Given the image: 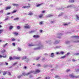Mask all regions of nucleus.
Here are the masks:
<instances>
[{
	"label": "nucleus",
	"instance_id": "nucleus-1",
	"mask_svg": "<svg viewBox=\"0 0 79 79\" xmlns=\"http://www.w3.org/2000/svg\"><path fill=\"white\" fill-rule=\"evenodd\" d=\"M36 45L38 46V47L36 48H34V50H38V49H41L43 47H44V46L41 43H40L39 44H37L36 43Z\"/></svg>",
	"mask_w": 79,
	"mask_h": 79
},
{
	"label": "nucleus",
	"instance_id": "nucleus-2",
	"mask_svg": "<svg viewBox=\"0 0 79 79\" xmlns=\"http://www.w3.org/2000/svg\"><path fill=\"white\" fill-rule=\"evenodd\" d=\"M33 72H34L33 71H31L29 72L28 73H22V76H27V75H29V74H31Z\"/></svg>",
	"mask_w": 79,
	"mask_h": 79
},
{
	"label": "nucleus",
	"instance_id": "nucleus-3",
	"mask_svg": "<svg viewBox=\"0 0 79 79\" xmlns=\"http://www.w3.org/2000/svg\"><path fill=\"white\" fill-rule=\"evenodd\" d=\"M33 71V72L32 73H34V74H36V73H40V70H39L38 69H37L35 71Z\"/></svg>",
	"mask_w": 79,
	"mask_h": 79
},
{
	"label": "nucleus",
	"instance_id": "nucleus-4",
	"mask_svg": "<svg viewBox=\"0 0 79 79\" xmlns=\"http://www.w3.org/2000/svg\"><path fill=\"white\" fill-rule=\"evenodd\" d=\"M70 77H72V78H77V77H75L74 76V75L73 74H70L69 75Z\"/></svg>",
	"mask_w": 79,
	"mask_h": 79
},
{
	"label": "nucleus",
	"instance_id": "nucleus-5",
	"mask_svg": "<svg viewBox=\"0 0 79 79\" xmlns=\"http://www.w3.org/2000/svg\"><path fill=\"white\" fill-rule=\"evenodd\" d=\"M62 35H63V34L61 33H58L57 35V38H59V39L61 37V36Z\"/></svg>",
	"mask_w": 79,
	"mask_h": 79
},
{
	"label": "nucleus",
	"instance_id": "nucleus-6",
	"mask_svg": "<svg viewBox=\"0 0 79 79\" xmlns=\"http://www.w3.org/2000/svg\"><path fill=\"white\" fill-rule=\"evenodd\" d=\"M28 6H23L22 7V8H30V7H31V5H30V4H28Z\"/></svg>",
	"mask_w": 79,
	"mask_h": 79
},
{
	"label": "nucleus",
	"instance_id": "nucleus-7",
	"mask_svg": "<svg viewBox=\"0 0 79 79\" xmlns=\"http://www.w3.org/2000/svg\"><path fill=\"white\" fill-rule=\"evenodd\" d=\"M46 43H49V44H50L53 43V42H52L51 40H49V41L46 40Z\"/></svg>",
	"mask_w": 79,
	"mask_h": 79
},
{
	"label": "nucleus",
	"instance_id": "nucleus-8",
	"mask_svg": "<svg viewBox=\"0 0 79 79\" xmlns=\"http://www.w3.org/2000/svg\"><path fill=\"white\" fill-rule=\"evenodd\" d=\"M60 42V41H59L58 40H56L55 42L53 43V44H59Z\"/></svg>",
	"mask_w": 79,
	"mask_h": 79
},
{
	"label": "nucleus",
	"instance_id": "nucleus-9",
	"mask_svg": "<svg viewBox=\"0 0 79 79\" xmlns=\"http://www.w3.org/2000/svg\"><path fill=\"white\" fill-rule=\"evenodd\" d=\"M40 37V36L37 35H34L33 36L34 38H36V39L39 38Z\"/></svg>",
	"mask_w": 79,
	"mask_h": 79
},
{
	"label": "nucleus",
	"instance_id": "nucleus-10",
	"mask_svg": "<svg viewBox=\"0 0 79 79\" xmlns=\"http://www.w3.org/2000/svg\"><path fill=\"white\" fill-rule=\"evenodd\" d=\"M24 27L25 29H30V27H29V26L27 25L26 26H24Z\"/></svg>",
	"mask_w": 79,
	"mask_h": 79
},
{
	"label": "nucleus",
	"instance_id": "nucleus-11",
	"mask_svg": "<svg viewBox=\"0 0 79 79\" xmlns=\"http://www.w3.org/2000/svg\"><path fill=\"white\" fill-rule=\"evenodd\" d=\"M3 57V58H6V55H5L4 56V55H3L2 56L0 55V58H2Z\"/></svg>",
	"mask_w": 79,
	"mask_h": 79
},
{
	"label": "nucleus",
	"instance_id": "nucleus-12",
	"mask_svg": "<svg viewBox=\"0 0 79 79\" xmlns=\"http://www.w3.org/2000/svg\"><path fill=\"white\" fill-rule=\"evenodd\" d=\"M11 8V6H7L6 7L5 10H10Z\"/></svg>",
	"mask_w": 79,
	"mask_h": 79
},
{
	"label": "nucleus",
	"instance_id": "nucleus-13",
	"mask_svg": "<svg viewBox=\"0 0 79 79\" xmlns=\"http://www.w3.org/2000/svg\"><path fill=\"white\" fill-rule=\"evenodd\" d=\"M14 59H16L17 60H19V58H20V57L14 56Z\"/></svg>",
	"mask_w": 79,
	"mask_h": 79
},
{
	"label": "nucleus",
	"instance_id": "nucleus-14",
	"mask_svg": "<svg viewBox=\"0 0 79 79\" xmlns=\"http://www.w3.org/2000/svg\"><path fill=\"white\" fill-rule=\"evenodd\" d=\"M43 16H44L43 14H41L39 16V17L40 18H42L43 17Z\"/></svg>",
	"mask_w": 79,
	"mask_h": 79
},
{
	"label": "nucleus",
	"instance_id": "nucleus-15",
	"mask_svg": "<svg viewBox=\"0 0 79 79\" xmlns=\"http://www.w3.org/2000/svg\"><path fill=\"white\" fill-rule=\"evenodd\" d=\"M73 42L74 43H79V40H76L75 41H73Z\"/></svg>",
	"mask_w": 79,
	"mask_h": 79
},
{
	"label": "nucleus",
	"instance_id": "nucleus-16",
	"mask_svg": "<svg viewBox=\"0 0 79 79\" xmlns=\"http://www.w3.org/2000/svg\"><path fill=\"white\" fill-rule=\"evenodd\" d=\"M27 57L26 56H23L22 57V60H26L27 58Z\"/></svg>",
	"mask_w": 79,
	"mask_h": 79
},
{
	"label": "nucleus",
	"instance_id": "nucleus-17",
	"mask_svg": "<svg viewBox=\"0 0 79 79\" xmlns=\"http://www.w3.org/2000/svg\"><path fill=\"white\" fill-rule=\"evenodd\" d=\"M13 34H14V35H18V33L16 32H13Z\"/></svg>",
	"mask_w": 79,
	"mask_h": 79
},
{
	"label": "nucleus",
	"instance_id": "nucleus-18",
	"mask_svg": "<svg viewBox=\"0 0 79 79\" xmlns=\"http://www.w3.org/2000/svg\"><path fill=\"white\" fill-rule=\"evenodd\" d=\"M9 60H14V57L13 58H12V57L10 56L9 58Z\"/></svg>",
	"mask_w": 79,
	"mask_h": 79
},
{
	"label": "nucleus",
	"instance_id": "nucleus-19",
	"mask_svg": "<svg viewBox=\"0 0 79 79\" xmlns=\"http://www.w3.org/2000/svg\"><path fill=\"white\" fill-rule=\"evenodd\" d=\"M5 52H6V50L5 49H3L1 51V53H4Z\"/></svg>",
	"mask_w": 79,
	"mask_h": 79
},
{
	"label": "nucleus",
	"instance_id": "nucleus-20",
	"mask_svg": "<svg viewBox=\"0 0 79 79\" xmlns=\"http://www.w3.org/2000/svg\"><path fill=\"white\" fill-rule=\"evenodd\" d=\"M29 61V59L28 58H27L26 60H25V61L26 63H28V61Z\"/></svg>",
	"mask_w": 79,
	"mask_h": 79
},
{
	"label": "nucleus",
	"instance_id": "nucleus-21",
	"mask_svg": "<svg viewBox=\"0 0 79 79\" xmlns=\"http://www.w3.org/2000/svg\"><path fill=\"white\" fill-rule=\"evenodd\" d=\"M29 47H32V46H35V45L33 44H30L29 45Z\"/></svg>",
	"mask_w": 79,
	"mask_h": 79
},
{
	"label": "nucleus",
	"instance_id": "nucleus-22",
	"mask_svg": "<svg viewBox=\"0 0 79 79\" xmlns=\"http://www.w3.org/2000/svg\"><path fill=\"white\" fill-rule=\"evenodd\" d=\"M35 32V31H34V30H32L31 31H29V34H31L32 33H33V32Z\"/></svg>",
	"mask_w": 79,
	"mask_h": 79
},
{
	"label": "nucleus",
	"instance_id": "nucleus-23",
	"mask_svg": "<svg viewBox=\"0 0 79 79\" xmlns=\"http://www.w3.org/2000/svg\"><path fill=\"white\" fill-rule=\"evenodd\" d=\"M23 76V75H20L19 76H18L17 77V78H18V79H20V78H21V77Z\"/></svg>",
	"mask_w": 79,
	"mask_h": 79
},
{
	"label": "nucleus",
	"instance_id": "nucleus-24",
	"mask_svg": "<svg viewBox=\"0 0 79 79\" xmlns=\"http://www.w3.org/2000/svg\"><path fill=\"white\" fill-rule=\"evenodd\" d=\"M12 5L13 6H19V4H12Z\"/></svg>",
	"mask_w": 79,
	"mask_h": 79
},
{
	"label": "nucleus",
	"instance_id": "nucleus-25",
	"mask_svg": "<svg viewBox=\"0 0 79 79\" xmlns=\"http://www.w3.org/2000/svg\"><path fill=\"white\" fill-rule=\"evenodd\" d=\"M41 57L40 56H39V57H36L35 58V60H39V59H40V58Z\"/></svg>",
	"mask_w": 79,
	"mask_h": 79
},
{
	"label": "nucleus",
	"instance_id": "nucleus-26",
	"mask_svg": "<svg viewBox=\"0 0 79 79\" xmlns=\"http://www.w3.org/2000/svg\"><path fill=\"white\" fill-rule=\"evenodd\" d=\"M55 77V78H60V76L58 75H56Z\"/></svg>",
	"mask_w": 79,
	"mask_h": 79
},
{
	"label": "nucleus",
	"instance_id": "nucleus-27",
	"mask_svg": "<svg viewBox=\"0 0 79 79\" xmlns=\"http://www.w3.org/2000/svg\"><path fill=\"white\" fill-rule=\"evenodd\" d=\"M61 47V46H57L54 48L55 49L56 48H60Z\"/></svg>",
	"mask_w": 79,
	"mask_h": 79
},
{
	"label": "nucleus",
	"instance_id": "nucleus-28",
	"mask_svg": "<svg viewBox=\"0 0 79 79\" xmlns=\"http://www.w3.org/2000/svg\"><path fill=\"white\" fill-rule=\"evenodd\" d=\"M45 79H50V77L48 76H47L45 77Z\"/></svg>",
	"mask_w": 79,
	"mask_h": 79
},
{
	"label": "nucleus",
	"instance_id": "nucleus-29",
	"mask_svg": "<svg viewBox=\"0 0 79 79\" xmlns=\"http://www.w3.org/2000/svg\"><path fill=\"white\" fill-rule=\"evenodd\" d=\"M51 57H53L54 56V53H52L51 54Z\"/></svg>",
	"mask_w": 79,
	"mask_h": 79
},
{
	"label": "nucleus",
	"instance_id": "nucleus-30",
	"mask_svg": "<svg viewBox=\"0 0 79 79\" xmlns=\"http://www.w3.org/2000/svg\"><path fill=\"white\" fill-rule=\"evenodd\" d=\"M75 71L77 73V72H79V68L76 69H75Z\"/></svg>",
	"mask_w": 79,
	"mask_h": 79
},
{
	"label": "nucleus",
	"instance_id": "nucleus-31",
	"mask_svg": "<svg viewBox=\"0 0 79 79\" xmlns=\"http://www.w3.org/2000/svg\"><path fill=\"white\" fill-rule=\"evenodd\" d=\"M66 55H65L63 56H62L61 57V58H65L66 57Z\"/></svg>",
	"mask_w": 79,
	"mask_h": 79
},
{
	"label": "nucleus",
	"instance_id": "nucleus-32",
	"mask_svg": "<svg viewBox=\"0 0 79 79\" xmlns=\"http://www.w3.org/2000/svg\"><path fill=\"white\" fill-rule=\"evenodd\" d=\"M8 45V43H6L5 44H4L3 45V48L5 47H6V45Z\"/></svg>",
	"mask_w": 79,
	"mask_h": 79
},
{
	"label": "nucleus",
	"instance_id": "nucleus-33",
	"mask_svg": "<svg viewBox=\"0 0 79 79\" xmlns=\"http://www.w3.org/2000/svg\"><path fill=\"white\" fill-rule=\"evenodd\" d=\"M33 15V13H32V12H30V13H29L28 14V15H30V16H31V15Z\"/></svg>",
	"mask_w": 79,
	"mask_h": 79
},
{
	"label": "nucleus",
	"instance_id": "nucleus-34",
	"mask_svg": "<svg viewBox=\"0 0 79 79\" xmlns=\"http://www.w3.org/2000/svg\"><path fill=\"white\" fill-rule=\"evenodd\" d=\"M71 7H73V6L71 5H70V6H67V8H71Z\"/></svg>",
	"mask_w": 79,
	"mask_h": 79
},
{
	"label": "nucleus",
	"instance_id": "nucleus-35",
	"mask_svg": "<svg viewBox=\"0 0 79 79\" xmlns=\"http://www.w3.org/2000/svg\"><path fill=\"white\" fill-rule=\"evenodd\" d=\"M60 54H61V55H62L63 54H64V52L63 51H61L60 52Z\"/></svg>",
	"mask_w": 79,
	"mask_h": 79
},
{
	"label": "nucleus",
	"instance_id": "nucleus-36",
	"mask_svg": "<svg viewBox=\"0 0 79 79\" xmlns=\"http://www.w3.org/2000/svg\"><path fill=\"white\" fill-rule=\"evenodd\" d=\"M41 5H42V4H38V5H36V6L37 7H39V6H41Z\"/></svg>",
	"mask_w": 79,
	"mask_h": 79
},
{
	"label": "nucleus",
	"instance_id": "nucleus-37",
	"mask_svg": "<svg viewBox=\"0 0 79 79\" xmlns=\"http://www.w3.org/2000/svg\"><path fill=\"white\" fill-rule=\"evenodd\" d=\"M13 26H10L9 27V29H10V30H11V29H13Z\"/></svg>",
	"mask_w": 79,
	"mask_h": 79
},
{
	"label": "nucleus",
	"instance_id": "nucleus-38",
	"mask_svg": "<svg viewBox=\"0 0 79 79\" xmlns=\"http://www.w3.org/2000/svg\"><path fill=\"white\" fill-rule=\"evenodd\" d=\"M41 66V65H40V64H37L36 65V66H37V67H40V66Z\"/></svg>",
	"mask_w": 79,
	"mask_h": 79
},
{
	"label": "nucleus",
	"instance_id": "nucleus-39",
	"mask_svg": "<svg viewBox=\"0 0 79 79\" xmlns=\"http://www.w3.org/2000/svg\"><path fill=\"white\" fill-rule=\"evenodd\" d=\"M70 43V41H66L65 42V44H69Z\"/></svg>",
	"mask_w": 79,
	"mask_h": 79
},
{
	"label": "nucleus",
	"instance_id": "nucleus-40",
	"mask_svg": "<svg viewBox=\"0 0 79 79\" xmlns=\"http://www.w3.org/2000/svg\"><path fill=\"white\" fill-rule=\"evenodd\" d=\"M6 72H4L3 73V75L5 76V75H6Z\"/></svg>",
	"mask_w": 79,
	"mask_h": 79
},
{
	"label": "nucleus",
	"instance_id": "nucleus-41",
	"mask_svg": "<svg viewBox=\"0 0 79 79\" xmlns=\"http://www.w3.org/2000/svg\"><path fill=\"white\" fill-rule=\"evenodd\" d=\"M71 3H73V2H74V0H70L69 1Z\"/></svg>",
	"mask_w": 79,
	"mask_h": 79
},
{
	"label": "nucleus",
	"instance_id": "nucleus-42",
	"mask_svg": "<svg viewBox=\"0 0 79 79\" xmlns=\"http://www.w3.org/2000/svg\"><path fill=\"white\" fill-rule=\"evenodd\" d=\"M76 18L77 19H79V16L77 15H76Z\"/></svg>",
	"mask_w": 79,
	"mask_h": 79
},
{
	"label": "nucleus",
	"instance_id": "nucleus-43",
	"mask_svg": "<svg viewBox=\"0 0 79 79\" xmlns=\"http://www.w3.org/2000/svg\"><path fill=\"white\" fill-rule=\"evenodd\" d=\"M20 27H21L20 26H18L17 27V29H19L21 28Z\"/></svg>",
	"mask_w": 79,
	"mask_h": 79
},
{
	"label": "nucleus",
	"instance_id": "nucleus-44",
	"mask_svg": "<svg viewBox=\"0 0 79 79\" xmlns=\"http://www.w3.org/2000/svg\"><path fill=\"white\" fill-rule=\"evenodd\" d=\"M4 64H3V62L1 63H0V66H2L3 65H4Z\"/></svg>",
	"mask_w": 79,
	"mask_h": 79
},
{
	"label": "nucleus",
	"instance_id": "nucleus-45",
	"mask_svg": "<svg viewBox=\"0 0 79 79\" xmlns=\"http://www.w3.org/2000/svg\"><path fill=\"white\" fill-rule=\"evenodd\" d=\"M8 75H9V76H11V73H10V72H8L7 73Z\"/></svg>",
	"mask_w": 79,
	"mask_h": 79
},
{
	"label": "nucleus",
	"instance_id": "nucleus-46",
	"mask_svg": "<svg viewBox=\"0 0 79 79\" xmlns=\"http://www.w3.org/2000/svg\"><path fill=\"white\" fill-rule=\"evenodd\" d=\"M47 66H48V65H47L44 64V68H46V67H47Z\"/></svg>",
	"mask_w": 79,
	"mask_h": 79
},
{
	"label": "nucleus",
	"instance_id": "nucleus-47",
	"mask_svg": "<svg viewBox=\"0 0 79 79\" xmlns=\"http://www.w3.org/2000/svg\"><path fill=\"white\" fill-rule=\"evenodd\" d=\"M16 11H17V10H14L13 11V12H12V13H16Z\"/></svg>",
	"mask_w": 79,
	"mask_h": 79
},
{
	"label": "nucleus",
	"instance_id": "nucleus-48",
	"mask_svg": "<svg viewBox=\"0 0 79 79\" xmlns=\"http://www.w3.org/2000/svg\"><path fill=\"white\" fill-rule=\"evenodd\" d=\"M70 69H68L67 70H66V72H69V71H70Z\"/></svg>",
	"mask_w": 79,
	"mask_h": 79
},
{
	"label": "nucleus",
	"instance_id": "nucleus-49",
	"mask_svg": "<svg viewBox=\"0 0 79 79\" xmlns=\"http://www.w3.org/2000/svg\"><path fill=\"white\" fill-rule=\"evenodd\" d=\"M3 30L2 29V30H0V34H1L2 33V31H3Z\"/></svg>",
	"mask_w": 79,
	"mask_h": 79
},
{
	"label": "nucleus",
	"instance_id": "nucleus-50",
	"mask_svg": "<svg viewBox=\"0 0 79 79\" xmlns=\"http://www.w3.org/2000/svg\"><path fill=\"white\" fill-rule=\"evenodd\" d=\"M16 64H17V62H16V63L13 64V65H12L13 66H15V65H16Z\"/></svg>",
	"mask_w": 79,
	"mask_h": 79
},
{
	"label": "nucleus",
	"instance_id": "nucleus-51",
	"mask_svg": "<svg viewBox=\"0 0 79 79\" xmlns=\"http://www.w3.org/2000/svg\"><path fill=\"white\" fill-rule=\"evenodd\" d=\"M43 24V22H40V25H42Z\"/></svg>",
	"mask_w": 79,
	"mask_h": 79
},
{
	"label": "nucleus",
	"instance_id": "nucleus-52",
	"mask_svg": "<svg viewBox=\"0 0 79 79\" xmlns=\"http://www.w3.org/2000/svg\"><path fill=\"white\" fill-rule=\"evenodd\" d=\"M18 50L19 51H21V48H20L19 47L18 48Z\"/></svg>",
	"mask_w": 79,
	"mask_h": 79
},
{
	"label": "nucleus",
	"instance_id": "nucleus-53",
	"mask_svg": "<svg viewBox=\"0 0 79 79\" xmlns=\"http://www.w3.org/2000/svg\"><path fill=\"white\" fill-rule=\"evenodd\" d=\"M19 19V18L17 17L15 19H14V20H18Z\"/></svg>",
	"mask_w": 79,
	"mask_h": 79
},
{
	"label": "nucleus",
	"instance_id": "nucleus-54",
	"mask_svg": "<svg viewBox=\"0 0 79 79\" xmlns=\"http://www.w3.org/2000/svg\"><path fill=\"white\" fill-rule=\"evenodd\" d=\"M16 39H15L13 38L12 39L11 41H15V40Z\"/></svg>",
	"mask_w": 79,
	"mask_h": 79
},
{
	"label": "nucleus",
	"instance_id": "nucleus-55",
	"mask_svg": "<svg viewBox=\"0 0 79 79\" xmlns=\"http://www.w3.org/2000/svg\"><path fill=\"white\" fill-rule=\"evenodd\" d=\"M23 69H27V67L26 66H24L23 67Z\"/></svg>",
	"mask_w": 79,
	"mask_h": 79
},
{
	"label": "nucleus",
	"instance_id": "nucleus-56",
	"mask_svg": "<svg viewBox=\"0 0 79 79\" xmlns=\"http://www.w3.org/2000/svg\"><path fill=\"white\" fill-rule=\"evenodd\" d=\"M56 55H58L59 54H60V52H56Z\"/></svg>",
	"mask_w": 79,
	"mask_h": 79
},
{
	"label": "nucleus",
	"instance_id": "nucleus-57",
	"mask_svg": "<svg viewBox=\"0 0 79 79\" xmlns=\"http://www.w3.org/2000/svg\"><path fill=\"white\" fill-rule=\"evenodd\" d=\"M45 58H43L42 59V61H44L45 60Z\"/></svg>",
	"mask_w": 79,
	"mask_h": 79
},
{
	"label": "nucleus",
	"instance_id": "nucleus-58",
	"mask_svg": "<svg viewBox=\"0 0 79 79\" xmlns=\"http://www.w3.org/2000/svg\"><path fill=\"white\" fill-rule=\"evenodd\" d=\"M55 23V21L54 20L52 21L51 22V23Z\"/></svg>",
	"mask_w": 79,
	"mask_h": 79
},
{
	"label": "nucleus",
	"instance_id": "nucleus-59",
	"mask_svg": "<svg viewBox=\"0 0 79 79\" xmlns=\"http://www.w3.org/2000/svg\"><path fill=\"white\" fill-rule=\"evenodd\" d=\"M49 17H51L52 16H53V15H48Z\"/></svg>",
	"mask_w": 79,
	"mask_h": 79
},
{
	"label": "nucleus",
	"instance_id": "nucleus-60",
	"mask_svg": "<svg viewBox=\"0 0 79 79\" xmlns=\"http://www.w3.org/2000/svg\"><path fill=\"white\" fill-rule=\"evenodd\" d=\"M64 26H68V24L64 23Z\"/></svg>",
	"mask_w": 79,
	"mask_h": 79
},
{
	"label": "nucleus",
	"instance_id": "nucleus-61",
	"mask_svg": "<svg viewBox=\"0 0 79 79\" xmlns=\"http://www.w3.org/2000/svg\"><path fill=\"white\" fill-rule=\"evenodd\" d=\"M41 78H42V77H39L38 78H37L36 79H41Z\"/></svg>",
	"mask_w": 79,
	"mask_h": 79
},
{
	"label": "nucleus",
	"instance_id": "nucleus-62",
	"mask_svg": "<svg viewBox=\"0 0 79 79\" xmlns=\"http://www.w3.org/2000/svg\"><path fill=\"white\" fill-rule=\"evenodd\" d=\"M12 44V45H13V46H15V43H13Z\"/></svg>",
	"mask_w": 79,
	"mask_h": 79
},
{
	"label": "nucleus",
	"instance_id": "nucleus-63",
	"mask_svg": "<svg viewBox=\"0 0 79 79\" xmlns=\"http://www.w3.org/2000/svg\"><path fill=\"white\" fill-rule=\"evenodd\" d=\"M5 64H6V65H8V63L6 62H5Z\"/></svg>",
	"mask_w": 79,
	"mask_h": 79
},
{
	"label": "nucleus",
	"instance_id": "nucleus-64",
	"mask_svg": "<svg viewBox=\"0 0 79 79\" xmlns=\"http://www.w3.org/2000/svg\"><path fill=\"white\" fill-rule=\"evenodd\" d=\"M33 77V75H30V76H29L30 77V78H31V77Z\"/></svg>",
	"mask_w": 79,
	"mask_h": 79
}]
</instances>
